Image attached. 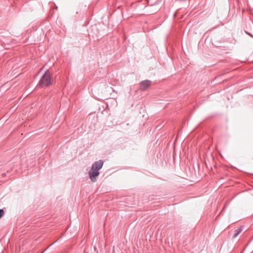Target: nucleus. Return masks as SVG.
Returning a JSON list of instances; mask_svg holds the SVG:
<instances>
[{
  "instance_id": "obj_1",
  "label": "nucleus",
  "mask_w": 253,
  "mask_h": 253,
  "mask_svg": "<svg viewBox=\"0 0 253 253\" xmlns=\"http://www.w3.org/2000/svg\"><path fill=\"white\" fill-rule=\"evenodd\" d=\"M103 162L102 160L95 162L92 166L91 170L89 172V177L92 182L96 181V177L99 174L98 171L103 167Z\"/></svg>"
},
{
  "instance_id": "obj_2",
  "label": "nucleus",
  "mask_w": 253,
  "mask_h": 253,
  "mask_svg": "<svg viewBox=\"0 0 253 253\" xmlns=\"http://www.w3.org/2000/svg\"><path fill=\"white\" fill-rule=\"evenodd\" d=\"M51 83V75L48 71H47L40 80L38 85L41 87H43L50 85Z\"/></svg>"
},
{
  "instance_id": "obj_3",
  "label": "nucleus",
  "mask_w": 253,
  "mask_h": 253,
  "mask_svg": "<svg viewBox=\"0 0 253 253\" xmlns=\"http://www.w3.org/2000/svg\"><path fill=\"white\" fill-rule=\"evenodd\" d=\"M151 83L152 82L148 80L141 82L139 85V89L141 91H144L146 90L150 86Z\"/></svg>"
},
{
  "instance_id": "obj_4",
  "label": "nucleus",
  "mask_w": 253,
  "mask_h": 253,
  "mask_svg": "<svg viewBox=\"0 0 253 253\" xmlns=\"http://www.w3.org/2000/svg\"><path fill=\"white\" fill-rule=\"evenodd\" d=\"M242 230L243 228L242 227H240L238 229L235 230V233L233 236V238H236L239 235V234L242 231Z\"/></svg>"
},
{
  "instance_id": "obj_5",
  "label": "nucleus",
  "mask_w": 253,
  "mask_h": 253,
  "mask_svg": "<svg viewBox=\"0 0 253 253\" xmlns=\"http://www.w3.org/2000/svg\"><path fill=\"white\" fill-rule=\"evenodd\" d=\"M4 214V211L2 209H0V219Z\"/></svg>"
},
{
  "instance_id": "obj_6",
  "label": "nucleus",
  "mask_w": 253,
  "mask_h": 253,
  "mask_svg": "<svg viewBox=\"0 0 253 253\" xmlns=\"http://www.w3.org/2000/svg\"><path fill=\"white\" fill-rule=\"evenodd\" d=\"M246 32V33L247 34H248V35H249L250 37H253V34H251V33H249L248 32Z\"/></svg>"
},
{
  "instance_id": "obj_7",
  "label": "nucleus",
  "mask_w": 253,
  "mask_h": 253,
  "mask_svg": "<svg viewBox=\"0 0 253 253\" xmlns=\"http://www.w3.org/2000/svg\"><path fill=\"white\" fill-rule=\"evenodd\" d=\"M182 49H183V51L185 53V52L184 48V43H183V42H182Z\"/></svg>"
}]
</instances>
